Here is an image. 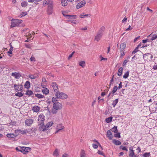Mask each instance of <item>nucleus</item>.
Masks as SVG:
<instances>
[{
  "instance_id": "obj_1",
  "label": "nucleus",
  "mask_w": 157,
  "mask_h": 157,
  "mask_svg": "<svg viewBox=\"0 0 157 157\" xmlns=\"http://www.w3.org/2000/svg\"><path fill=\"white\" fill-rule=\"evenodd\" d=\"M62 104L61 103L58 102H55L53 104V108L52 109V112L53 114H56L57 113V110H61L62 108Z\"/></svg>"
},
{
  "instance_id": "obj_2",
  "label": "nucleus",
  "mask_w": 157,
  "mask_h": 157,
  "mask_svg": "<svg viewBox=\"0 0 157 157\" xmlns=\"http://www.w3.org/2000/svg\"><path fill=\"white\" fill-rule=\"evenodd\" d=\"M22 21L17 19H12L11 20V23L10 27L13 28L19 26L20 24L21 23Z\"/></svg>"
},
{
  "instance_id": "obj_3",
  "label": "nucleus",
  "mask_w": 157,
  "mask_h": 157,
  "mask_svg": "<svg viewBox=\"0 0 157 157\" xmlns=\"http://www.w3.org/2000/svg\"><path fill=\"white\" fill-rule=\"evenodd\" d=\"M53 124V123L52 121L48 122L45 126L42 125L41 127H40V131L43 132H45L47 130H48V128L52 126Z\"/></svg>"
},
{
  "instance_id": "obj_4",
  "label": "nucleus",
  "mask_w": 157,
  "mask_h": 157,
  "mask_svg": "<svg viewBox=\"0 0 157 157\" xmlns=\"http://www.w3.org/2000/svg\"><path fill=\"white\" fill-rule=\"evenodd\" d=\"M56 96L57 98H60L62 99H66L68 97L67 95L66 94L59 91L56 93Z\"/></svg>"
},
{
  "instance_id": "obj_5",
  "label": "nucleus",
  "mask_w": 157,
  "mask_h": 157,
  "mask_svg": "<svg viewBox=\"0 0 157 157\" xmlns=\"http://www.w3.org/2000/svg\"><path fill=\"white\" fill-rule=\"evenodd\" d=\"M53 3H52L51 2L49 3V6L47 10L48 14L49 15L51 14L53 12Z\"/></svg>"
},
{
  "instance_id": "obj_6",
  "label": "nucleus",
  "mask_w": 157,
  "mask_h": 157,
  "mask_svg": "<svg viewBox=\"0 0 157 157\" xmlns=\"http://www.w3.org/2000/svg\"><path fill=\"white\" fill-rule=\"evenodd\" d=\"M22 151H21L22 153L24 154H26L27 153L31 150V148L29 147H21Z\"/></svg>"
},
{
  "instance_id": "obj_7",
  "label": "nucleus",
  "mask_w": 157,
  "mask_h": 157,
  "mask_svg": "<svg viewBox=\"0 0 157 157\" xmlns=\"http://www.w3.org/2000/svg\"><path fill=\"white\" fill-rule=\"evenodd\" d=\"M103 34L98 32L94 38V40L98 41L103 36Z\"/></svg>"
},
{
  "instance_id": "obj_8",
  "label": "nucleus",
  "mask_w": 157,
  "mask_h": 157,
  "mask_svg": "<svg viewBox=\"0 0 157 157\" xmlns=\"http://www.w3.org/2000/svg\"><path fill=\"white\" fill-rule=\"evenodd\" d=\"M63 16L68 19H75L76 18V15H67L63 14Z\"/></svg>"
},
{
  "instance_id": "obj_9",
  "label": "nucleus",
  "mask_w": 157,
  "mask_h": 157,
  "mask_svg": "<svg viewBox=\"0 0 157 157\" xmlns=\"http://www.w3.org/2000/svg\"><path fill=\"white\" fill-rule=\"evenodd\" d=\"M25 124L27 126H30L33 122V120L32 119L29 118L25 121Z\"/></svg>"
},
{
  "instance_id": "obj_10",
  "label": "nucleus",
  "mask_w": 157,
  "mask_h": 157,
  "mask_svg": "<svg viewBox=\"0 0 157 157\" xmlns=\"http://www.w3.org/2000/svg\"><path fill=\"white\" fill-rule=\"evenodd\" d=\"M52 87L55 92H56H56L58 91V86L56 82H52Z\"/></svg>"
},
{
  "instance_id": "obj_11",
  "label": "nucleus",
  "mask_w": 157,
  "mask_h": 157,
  "mask_svg": "<svg viewBox=\"0 0 157 157\" xmlns=\"http://www.w3.org/2000/svg\"><path fill=\"white\" fill-rule=\"evenodd\" d=\"M86 4V2L85 1H82L78 3L76 5V8L77 9H78L81 7H83Z\"/></svg>"
},
{
  "instance_id": "obj_12",
  "label": "nucleus",
  "mask_w": 157,
  "mask_h": 157,
  "mask_svg": "<svg viewBox=\"0 0 157 157\" xmlns=\"http://www.w3.org/2000/svg\"><path fill=\"white\" fill-rule=\"evenodd\" d=\"M39 74L36 73L34 75L30 74L29 75V77L31 79H34L39 76Z\"/></svg>"
},
{
  "instance_id": "obj_13",
  "label": "nucleus",
  "mask_w": 157,
  "mask_h": 157,
  "mask_svg": "<svg viewBox=\"0 0 157 157\" xmlns=\"http://www.w3.org/2000/svg\"><path fill=\"white\" fill-rule=\"evenodd\" d=\"M11 75L16 79L19 78L21 76L20 73L16 72H13L11 74Z\"/></svg>"
},
{
  "instance_id": "obj_14",
  "label": "nucleus",
  "mask_w": 157,
  "mask_h": 157,
  "mask_svg": "<svg viewBox=\"0 0 157 157\" xmlns=\"http://www.w3.org/2000/svg\"><path fill=\"white\" fill-rule=\"evenodd\" d=\"M45 120V116L42 113L39 115L38 117V121H41L43 122Z\"/></svg>"
},
{
  "instance_id": "obj_15",
  "label": "nucleus",
  "mask_w": 157,
  "mask_h": 157,
  "mask_svg": "<svg viewBox=\"0 0 157 157\" xmlns=\"http://www.w3.org/2000/svg\"><path fill=\"white\" fill-rule=\"evenodd\" d=\"M51 2V3H53V1L52 0H44V2L43 3V5L44 6H45L47 5L48 6H49V3Z\"/></svg>"
},
{
  "instance_id": "obj_16",
  "label": "nucleus",
  "mask_w": 157,
  "mask_h": 157,
  "mask_svg": "<svg viewBox=\"0 0 157 157\" xmlns=\"http://www.w3.org/2000/svg\"><path fill=\"white\" fill-rule=\"evenodd\" d=\"M20 134L24 135L28 133L29 132L26 129H20Z\"/></svg>"
},
{
  "instance_id": "obj_17",
  "label": "nucleus",
  "mask_w": 157,
  "mask_h": 157,
  "mask_svg": "<svg viewBox=\"0 0 157 157\" xmlns=\"http://www.w3.org/2000/svg\"><path fill=\"white\" fill-rule=\"evenodd\" d=\"M126 44L125 42L121 43L120 45V50L121 52L123 51L126 47Z\"/></svg>"
},
{
  "instance_id": "obj_18",
  "label": "nucleus",
  "mask_w": 157,
  "mask_h": 157,
  "mask_svg": "<svg viewBox=\"0 0 157 157\" xmlns=\"http://www.w3.org/2000/svg\"><path fill=\"white\" fill-rule=\"evenodd\" d=\"M107 136L109 140L113 138V135L111 131L109 130L107 131Z\"/></svg>"
},
{
  "instance_id": "obj_19",
  "label": "nucleus",
  "mask_w": 157,
  "mask_h": 157,
  "mask_svg": "<svg viewBox=\"0 0 157 157\" xmlns=\"http://www.w3.org/2000/svg\"><path fill=\"white\" fill-rule=\"evenodd\" d=\"M113 142L116 145H120L121 144V143L120 141L116 139L113 140Z\"/></svg>"
},
{
  "instance_id": "obj_20",
  "label": "nucleus",
  "mask_w": 157,
  "mask_h": 157,
  "mask_svg": "<svg viewBox=\"0 0 157 157\" xmlns=\"http://www.w3.org/2000/svg\"><path fill=\"white\" fill-rule=\"evenodd\" d=\"M9 138H13L14 137H16L17 136V135H15V134L12 133L8 134L6 135Z\"/></svg>"
},
{
  "instance_id": "obj_21",
  "label": "nucleus",
  "mask_w": 157,
  "mask_h": 157,
  "mask_svg": "<svg viewBox=\"0 0 157 157\" xmlns=\"http://www.w3.org/2000/svg\"><path fill=\"white\" fill-rule=\"evenodd\" d=\"M40 108L38 106H34L33 108V110L34 112H37L39 111Z\"/></svg>"
},
{
  "instance_id": "obj_22",
  "label": "nucleus",
  "mask_w": 157,
  "mask_h": 157,
  "mask_svg": "<svg viewBox=\"0 0 157 157\" xmlns=\"http://www.w3.org/2000/svg\"><path fill=\"white\" fill-rule=\"evenodd\" d=\"M25 88L29 89L30 87V83L29 81H27L24 85Z\"/></svg>"
},
{
  "instance_id": "obj_23",
  "label": "nucleus",
  "mask_w": 157,
  "mask_h": 157,
  "mask_svg": "<svg viewBox=\"0 0 157 157\" xmlns=\"http://www.w3.org/2000/svg\"><path fill=\"white\" fill-rule=\"evenodd\" d=\"M150 55V53H147L145 54H143V58L144 60H148V56Z\"/></svg>"
},
{
  "instance_id": "obj_24",
  "label": "nucleus",
  "mask_w": 157,
  "mask_h": 157,
  "mask_svg": "<svg viewBox=\"0 0 157 157\" xmlns=\"http://www.w3.org/2000/svg\"><path fill=\"white\" fill-rule=\"evenodd\" d=\"M86 154L85 151L83 150H82L80 154V157H86Z\"/></svg>"
},
{
  "instance_id": "obj_25",
  "label": "nucleus",
  "mask_w": 157,
  "mask_h": 157,
  "mask_svg": "<svg viewBox=\"0 0 157 157\" xmlns=\"http://www.w3.org/2000/svg\"><path fill=\"white\" fill-rule=\"evenodd\" d=\"M111 131L114 133H117L118 130L117 129V126H114L111 129Z\"/></svg>"
},
{
  "instance_id": "obj_26",
  "label": "nucleus",
  "mask_w": 157,
  "mask_h": 157,
  "mask_svg": "<svg viewBox=\"0 0 157 157\" xmlns=\"http://www.w3.org/2000/svg\"><path fill=\"white\" fill-rule=\"evenodd\" d=\"M123 68L122 67H120L118 71L117 75L120 76H121L122 73Z\"/></svg>"
},
{
  "instance_id": "obj_27",
  "label": "nucleus",
  "mask_w": 157,
  "mask_h": 157,
  "mask_svg": "<svg viewBox=\"0 0 157 157\" xmlns=\"http://www.w3.org/2000/svg\"><path fill=\"white\" fill-rule=\"evenodd\" d=\"M33 92L30 90H27L25 93V94L29 96H30L33 94Z\"/></svg>"
},
{
  "instance_id": "obj_28",
  "label": "nucleus",
  "mask_w": 157,
  "mask_h": 157,
  "mask_svg": "<svg viewBox=\"0 0 157 157\" xmlns=\"http://www.w3.org/2000/svg\"><path fill=\"white\" fill-rule=\"evenodd\" d=\"M42 91L43 94L46 95L48 94L49 92V90L47 88L44 89L42 90Z\"/></svg>"
},
{
  "instance_id": "obj_29",
  "label": "nucleus",
  "mask_w": 157,
  "mask_h": 157,
  "mask_svg": "<svg viewBox=\"0 0 157 157\" xmlns=\"http://www.w3.org/2000/svg\"><path fill=\"white\" fill-rule=\"evenodd\" d=\"M15 90L17 92H18L19 91H20L19 87V85H18L17 84H14L13 86Z\"/></svg>"
},
{
  "instance_id": "obj_30",
  "label": "nucleus",
  "mask_w": 157,
  "mask_h": 157,
  "mask_svg": "<svg viewBox=\"0 0 157 157\" xmlns=\"http://www.w3.org/2000/svg\"><path fill=\"white\" fill-rule=\"evenodd\" d=\"M129 155L130 157H134L136 156V155H135L134 151H129Z\"/></svg>"
},
{
  "instance_id": "obj_31",
  "label": "nucleus",
  "mask_w": 157,
  "mask_h": 157,
  "mask_svg": "<svg viewBox=\"0 0 157 157\" xmlns=\"http://www.w3.org/2000/svg\"><path fill=\"white\" fill-rule=\"evenodd\" d=\"M113 119V117H110L108 118H106L105 119V121L107 123H109L111 122Z\"/></svg>"
},
{
  "instance_id": "obj_32",
  "label": "nucleus",
  "mask_w": 157,
  "mask_h": 157,
  "mask_svg": "<svg viewBox=\"0 0 157 157\" xmlns=\"http://www.w3.org/2000/svg\"><path fill=\"white\" fill-rule=\"evenodd\" d=\"M105 27L104 26H102L100 29L98 31V32L103 34L104 31L105 30Z\"/></svg>"
},
{
  "instance_id": "obj_33",
  "label": "nucleus",
  "mask_w": 157,
  "mask_h": 157,
  "mask_svg": "<svg viewBox=\"0 0 157 157\" xmlns=\"http://www.w3.org/2000/svg\"><path fill=\"white\" fill-rule=\"evenodd\" d=\"M118 99L117 98L115 100H114L113 101V103H112V105H113V107H115V105H116V104H117V103L118 102Z\"/></svg>"
},
{
  "instance_id": "obj_34",
  "label": "nucleus",
  "mask_w": 157,
  "mask_h": 157,
  "mask_svg": "<svg viewBox=\"0 0 157 157\" xmlns=\"http://www.w3.org/2000/svg\"><path fill=\"white\" fill-rule=\"evenodd\" d=\"M90 14H81L80 15V17L81 18H83L85 17H90Z\"/></svg>"
},
{
  "instance_id": "obj_35",
  "label": "nucleus",
  "mask_w": 157,
  "mask_h": 157,
  "mask_svg": "<svg viewBox=\"0 0 157 157\" xmlns=\"http://www.w3.org/2000/svg\"><path fill=\"white\" fill-rule=\"evenodd\" d=\"M35 96L37 97L38 98H43L44 97V95L37 94H35Z\"/></svg>"
},
{
  "instance_id": "obj_36",
  "label": "nucleus",
  "mask_w": 157,
  "mask_h": 157,
  "mask_svg": "<svg viewBox=\"0 0 157 157\" xmlns=\"http://www.w3.org/2000/svg\"><path fill=\"white\" fill-rule=\"evenodd\" d=\"M24 94V93H22L21 92H18L17 93L15 94V95L19 97H22L23 96Z\"/></svg>"
},
{
  "instance_id": "obj_37",
  "label": "nucleus",
  "mask_w": 157,
  "mask_h": 157,
  "mask_svg": "<svg viewBox=\"0 0 157 157\" xmlns=\"http://www.w3.org/2000/svg\"><path fill=\"white\" fill-rule=\"evenodd\" d=\"M28 3L25 1L22 2L21 3V5L22 7H25L27 6Z\"/></svg>"
},
{
  "instance_id": "obj_38",
  "label": "nucleus",
  "mask_w": 157,
  "mask_h": 157,
  "mask_svg": "<svg viewBox=\"0 0 157 157\" xmlns=\"http://www.w3.org/2000/svg\"><path fill=\"white\" fill-rule=\"evenodd\" d=\"M79 65L82 67H84L85 65V61H81L79 62Z\"/></svg>"
},
{
  "instance_id": "obj_39",
  "label": "nucleus",
  "mask_w": 157,
  "mask_h": 157,
  "mask_svg": "<svg viewBox=\"0 0 157 157\" xmlns=\"http://www.w3.org/2000/svg\"><path fill=\"white\" fill-rule=\"evenodd\" d=\"M118 89V87L117 86H114L113 89L112 93L113 94H114L117 91V90Z\"/></svg>"
},
{
  "instance_id": "obj_40",
  "label": "nucleus",
  "mask_w": 157,
  "mask_h": 157,
  "mask_svg": "<svg viewBox=\"0 0 157 157\" xmlns=\"http://www.w3.org/2000/svg\"><path fill=\"white\" fill-rule=\"evenodd\" d=\"M129 73V71H127L124 73V74L123 76V78H127L128 76Z\"/></svg>"
},
{
  "instance_id": "obj_41",
  "label": "nucleus",
  "mask_w": 157,
  "mask_h": 157,
  "mask_svg": "<svg viewBox=\"0 0 157 157\" xmlns=\"http://www.w3.org/2000/svg\"><path fill=\"white\" fill-rule=\"evenodd\" d=\"M61 3L62 6H66L67 5V1L66 0H62Z\"/></svg>"
},
{
  "instance_id": "obj_42",
  "label": "nucleus",
  "mask_w": 157,
  "mask_h": 157,
  "mask_svg": "<svg viewBox=\"0 0 157 157\" xmlns=\"http://www.w3.org/2000/svg\"><path fill=\"white\" fill-rule=\"evenodd\" d=\"M157 38V34H154L152 36V37L151 38V40L152 41V40H155Z\"/></svg>"
},
{
  "instance_id": "obj_43",
  "label": "nucleus",
  "mask_w": 157,
  "mask_h": 157,
  "mask_svg": "<svg viewBox=\"0 0 157 157\" xmlns=\"http://www.w3.org/2000/svg\"><path fill=\"white\" fill-rule=\"evenodd\" d=\"M150 155V152H146L143 154L144 157H149Z\"/></svg>"
},
{
  "instance_id": "obj_44",
  "label": "nucleus",
  "mask_w": 157,
  "mask_h": 157,
  "mask_svg": "<svg viewBox=\"0 0 157 157\" xmlns=\"http://www.w3.org/2000/svg\"><path fill=\"white\" fill-rule=\"evenodd\" d=\"M57 97H53L52 99V102L54 103L55 102H56V101H57Z\"/></svg>"
},
{
  "instance_id": "obj_45",
  "label": "nucleus",
  "mask_w": 157,
  "mask_h": 157,
  "mask_svg": "<svg viewBox=\"0 0 157 157\" xmlns=\"http://www.w3.org/2000/svg\"><path fill=\"white\" fill-rule=\"evenodd\" d=\"M20 129H18L17 130H16L15 131V133L16 134H15V135H17V136L20 134Z\"/></svg>"
},
{
  "instance_id": "obj_46",
  "label": "nucleus",
  "mask_w": 157,
  "mask_h": 157,
  "mask_svg": "<svg viewBox=\"0 0 157 157\" xmlns=\"http://www.w3.org/2000/svg\"><path fill=\"white\" fill-rule=\"evenodd\" d=\"M115 133L114 134V136L115 137H118V138H120L121 137V135H120V133Z\"/></svg>"
},
{
  "instance_id": "obj_47",
  "label": "nucleus",
  "mask_w": 157,
  "mask_h": 157,
  "mask_svg": "<svg viewBox=\"0 0 157 157\" xmlns=\"http://www.w3.org/2000/svg\"><path fill=\"white\" fill-rule=\"evenodd\" d=\"M138 49V47H136V48L132 52V54H134L135 53H136L138 51H139Z\"/></svg>"
},
{
  "instance_id": "obj_48",
  "label": "nucleus",
  "mask_w": 157,
  "mask_h": 157,
  "mask_svg": "<svg viewBox=\"0 0 157 157\" xmlns=\"http://www.w3.org/2000/svg\"><path fill=\"white\" fill-rule=\"evenodd\" d=\"M53 155H56V156L59 155V153L57 149H56L54 152Z\"/></svg>"
},
{
  "instance_id": "obj_49",
  "label": "nucleus",
  "mask_w": 157,
  "mask_h": 157,
  "mask_svg": "<svg viewBox=\"0 0 157 157\" xmlns=\"http://www.w3.org/2000/svg\"><path fill=\"white\" fill-rule=\"evenodd\" d=\"M13 48V47H11V48H10L9 51L7 52V53L10 54H12Z\"/></svg>"
},
{
  "instance_id": "obj_50",
  "label": "nucleus",
  "mask_w": 157,
  "mask_h": 157,
  "mask_svg": "<svg viewBox=\"0 0 157 157\" xmlns=\"http://www.w3.org/2000/svg\"><path fill=\"white\" fill-rule=\"evenodd\" d=\"M98 154L99 155H103L104 156H105V154L101 151L100 150H98Z\"/></svg>"
},
{
  "instance_id": "obj_51",
  "label": "nucleus",
  "mask_w": 157,
  "mask_h": 157,
  "mask_svg": "<svg viewBox=\"0 0 157 157\" xmlns=\"http://www.w3.org/2000/svg\"><path fill=\"white\" fill-rule=\"evenodd\" d=\"M92 145L93 147L95 149H97L98 147V145L94 144H92Z\"/></svg>"
},
{
  "instance_id": "obj_52",
  "label": "nucleus",
  "mask_w": 157,
  "mask_h": 157,
  "mask_svg": "<svg viewBox=\"0 0 157 157\" xmlns=\"http://www.w3.org/2000/svg\"><path fill=\"white\" fill-rule=\"evenodd\" d=\"M19 86V88H20V89H19L20 91H22L23 89V86L21 84V85H20Z\"/></svg>"
},
{
  "instance_id": "obj_53",
  "label": "nucleus",
  "mask_w": 157,
  "mask_h": 157,
  "mask_svg": "<svg viewBox=\"0 0 157 157\" xmlns=\"http://www.w3.org/2000/svg\"><path fill=\"white\" fill-rule=\"evenodd\" d=\"M75 52L74 51L69 56L68 58L69 59H70L72 57V56H73V54H74V53H75Z\"/></svg>"
},
{
  "instance_id": "obj_54",
  "label": "nucleus",
  "mask_w": 157,
  "mask_h": 157,
  "mask_svg": "<svg viewBox=\"0 0 157 157\" xmlns=\"http://www.w3.org/2000/svg\"><path fill=\"white\" fill-rule=\"evenodd\" d=\"M122 82H121L119 84V86L118 87V89H120L122 87Z\"/></svg>"
},
{
  "instance_id": "obj_55",
  "label": "nucleus",
  "mask_w": 157,
  "mask_h": 157,
  "mask_svg": "<svg viewBox=\"0 0 157 157\" xmlns=\"http://www.w3.org/2000/svg\"><path fill=\"white\" fill-rule=\"evenodd\" d=\"M30 61L32 62L35 61V59L34 57L31 56V57L30 58Z\"/></svg>"
},
{
  "instance_id": "obj_56",
  "label": "nucleus",
  "mask_w": 157,
  "mask_h": 157,
  "mask_svg": "<svg viewBox=\"0 0 157 157\" xmlns=\"http://www.w3.org/2000/svg\"><path fill=\"white\" fill-rule=\"evenodd\" d=\"M25 47L28 48H31V45L29 44H25Z\"/></svg>"
},
{
  "instance_id": "obj_57",
  "label": "nucleus",
  "mask_w": 157,
  "mask_h": 157,
  "mask_svg": "<svg viewBox=\"0 0 157 157\" xmlns=\"http://www.w3.org/2000/svg\"><path fill=\"white\" fill-rule=\"evenodd\" d=\"M140 37V36H139L136 37L134 40V42H136Z\"/></svg>"
},
{
  "instance_id": "obj_58",
  "label": "nucleus",
  "mask_w": 157,
  "mask_h": 157,
  "mask_svg": "<svg viewBox=\"0 0 157 157\" xmlns=\"http://www.w3.org/2000/svg\"><path fill=\"white\" fill-rule=\"evenodd\" d=\"M128 62V61L126 60V59H125L124 60V61L123 62V66H124L126 64V63Z\"/></svg>"
},
{
  "instance_id": "obj_59",
  "label": "nucleus",
  "mask_w": 157,
  "mask_h": 157,
  "mask_svg": "<svg viewBox=\"0 0 157 157\" xmlns=\"http://www.w3.org/2000/svg\"><path fill=\"white\" fill-rule=\"evenodd\" d=\"M42 82H43L44 83H46L47 82V80H46V79L44 77H43L42 78Z\"/></svg>"
},
{
  "instance_id": "obj_60",
  "label": "nucleus",
  "mask_w": 157,
  "mask_h": 157,
  "mask_svg": "<svg viewBox=\"0 0 157 157\" xmlns=\"http://www.w3.org/2000/svg\"><path fill=\"white\" fill-rule=\"evenodd\" d=\"M121 54V57H122L124 56L125 55V53L124 52V51H122Z\"/></svg>"
},
{
  "instance_id": "obj_61",
  "label": "nucleus",
  "mask_w": 157,
  "mask_h": 157,
  "mask_svg": "<svg viewBox=\"0 0 157 157\" xmlns=\"http://www.w3.org/2000/svg\"><path fill=\"white\" fill-rule=\"evenodd\" d=\"M132 29V28H131V26L130 25H129L128 27L126 29V31H128L129 30H131Z\"/></svg>"
},
{
  "instance_id": "obj_62",
  "label": "nucleus",
  "mask_w": 157,
  "mask_h": 157,
  "mask_svg": "<svg viewBox=\"0 0 157 157\" xmlns=\"http://www.w3.org/2000/svg\"><path fill=\"white\" fill-rule=\"evenodd\" d=\"M136 150L138 151V153H139L141 152V149L140 147H138Z\"/></svg>"
},
{
  "instance_id": "obj_63",
  "label": "nucleus",
  "mask_w": 157,
  "mask_h": 157,
  "mask_svg": "<svg viewBox=\"0 0 157 157\" xmlns=\"http://www.w3.org/2000/svg\"><path fill=\"white\" fill-rule=\"evenodd\" d=\"M113 79H113V78H111V80L110 81V83H109V86H110L112 84H113Z\"/></svg>"
},
{
  "instance_id": "obj_64",
  "label": "nucleus",
  "mask_w": 157,
  "mask_h": 157,
  "mask_svg": "<svg viewBox=\"0 0 157 157\" xmlns=\"http://www.w3.org/2000/svg\"><path fill=\"white\" fill-rule=\"evenodd\" d=\"M27 13L26 12H22L21 13V15L23 16H24L26 15Z\"/></svg>"
}]
</instances>
